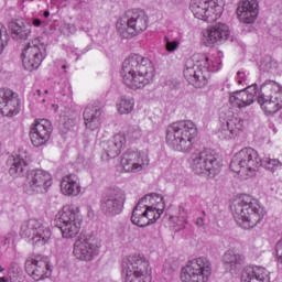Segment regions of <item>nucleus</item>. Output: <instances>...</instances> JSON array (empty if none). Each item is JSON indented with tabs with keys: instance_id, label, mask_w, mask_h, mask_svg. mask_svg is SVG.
<instances>
[{
	"instance_id": "48",
	"label": "nucleus",
	"mask_w": 282,
	"mask_h": 282,
	"mask_svg": "<svg viewBox=\"0 0 282 282\" xmlns=\"http://www.w3.org/2000/svg\"><path fill=\"white\" fill-rule=\"evenodd\" d=\"M37 96H41V89L36 90Z\"/></svg>"
},
{
	"instance_id": "47",
	"label": "nucleus",
	"mask_w": 282,
	"mask_h": 282,
	"mask_svg": "<svg viewBox=\"0 0 282 282\" xmlns=\"http://www.w3.org/2000/svg\"><path fill=\"white\" fill-rule=\"evenodd\" d=\"M0 282H8V278L6 276L0 278Z\"/></svg>"
},
{
	"instance_id": "50",
	"label": "nucleus",
	"mask_w": 282,
	"mask_h": 282,
	"mask_svg": "<svg viewBox=\"0 0 282 282\" xmlns=\"http://www.w3.org/2000/svg\"><path fill=\"white\" fill-rule=\"evenodd\" d=\"M3 270H4V269H3V268H1V265H0V272H3Z\"/></svg>"
},
{
	"instance_id": "18",
	"label": "nucleus",
	"mask_w": 282,
	"mask_h": 282,
	"mask_svg": "<svg viewBox=\"0 0 282 282\" xmlns=\"http://www.w3.org/2000/svg\"><path fill=\"white\" fill-rule=\"evenodd\" d=\"M21 109V99H19V94L14 93L10 88L0 89V113L12 118L17 116Z\"/></svg>"
},
{
	"instance_id": "39",
	"label": "nucleus",
	"mask_w": 282,
	"mask_h": 282,
	"mask_svg": "<svg viewBox=\"0 0 282 282\" xmlns=\"http://www.w3.org/2000/svg\"><path fill=\"white\" fill-rule=\"evenodd\" d=\"M126 135L130 140H140L142 138V130H140L139 126H129Z\"/></svg>"
},
{
	"instance_id": "53",
	"label": "nucleus",
	"mask_w": 282,
	"mask_h": 282,
	"mask_svg": "<svg viewBox=\"0 0 282 282\" xmlns=\"http://www.w3.org/2000/svg\"><path fill=\"white\" fill-rule=\"evenodd\" d=\"M121 232H124V229L121 228Z\"/></svg>"
},
{
	"instance_id": "8",
	"label": "nucleus",
	"mask_w": 282,
	"mask_h": 282,
	"mask_svg": "<svg viewBox=\"0 0 282 282\" xmlns=\"http://www.w3.org/2000/svg\"><path fill=\"white\" fill-rule=\"evenodd\" d=\"M149 28V17L144 11H128L126 17L117 22V30L122 39H133Z\"/></svg>"
},
{
	"instance_id": "2",
	"label": "nucleus",
	"mask_w": 282,
	"mask_h": 282,
	"mask_svg": "<svg viewBox=\"0 0 282 282\" xmlns=\"http://www.w3.org/2000/svg\"><path fill=\"white\" fill-rule=\"evenodd\" d=\"M121 76L129 89H144L155 78V67L149 58L133 54L122 63Z\"/></svg>"
},
{
	"instance_id": "40",
	"label": "nucleus",
	"mask_w": 282,
	"mask_h": 282,
	"mask_svg": "<svg viewBox=\"0 0 282 282\" xmlns=\"http://www.w3.org/2000/svg\"><path fill=\"white\" fill-rule=\"evenodd\" d=\"M8 33L6 31V28L0 29V54H3V50L8 47Z\"/></svg>"
},
{
	"instance_id": "6",
	"label": "nucleus",
	"mask_w": 282,
	"mask_h": 282,
	"mask_svg": "<svg viewBox=\"0 0 282 282\" xmlns=\"http://www.w3.org/2000/svg\"><path fill=\"white\" fill-rule=\"evenodd\" d=\"M260 166L261 158H259V152L252 148H245L232 156L229 169L234 173L252 177Z\"/></svg>"
},
{
	"instance_id": "26",
	"label": "nucleus",
	"mask_w": 282,
	"mask_h": 282,
	"mask_svg": "<svg viewBox=\"0 0 282 282\" xmlns=\"http://www.w3.org/2000/svg\"><path fill=\"white\" fill-rule=\"evenodd\" d=\"M148 199L151 202V199H153V195H145L142 197L132 210L131 221L134 226H139V228H147V226H151L149 213L153 212L151 209L142 212V207L140 206L141 204H145Z\"/></svg>"
},
{
	"instance_id": "35",
	"label": "nucleus",
	"mask_w": 282,
	"mask_h": 282,
	"mask_svg": "<svg viewBox=\"0 0 282 282\" xmlns=\"http://www.w3.org/2000/svg\"><path fill=\"white\" fill-rule=\"evenodd\" d=\"M134 105H135V101L133 100V98H128L127 96H122L119 102L117 104V109L119 113L127 115L133 111Z\"/></svg>"
},
{
	"instance_id": "29",
	"label": "nucleus",
	"mask_w": 282,
	"mask_h": 282,
	"mask_svg": "<svg viewBox=\"0 0 282 282\" xmlns=\"http://www.w3.org/2000/svg\"><path fill=\"white\" fill-rule=\"evenodd\" d=\"M61 191L63 195L76 197L80 194V182L76 174H68L61 182Z\"/></svg>"
},
{
	"instance_id": "43",
	"label": "nucleus",
	"mask_w": 282,
	"mask_h": 282,
	"mask_svg": "<svg viewBox=\"0 0 282 282\" xmlns=\"http://www.w3.org/2000/svg\"><path fill=\"white\" fill-rule=\"evenodd\" d=\"M237 77H238V85H243V83H246V73L245 72H238Z\"/></svg>"
},
{
	"instance_id": "1",
	"label": "nucleus",
	"mask_w": 282,
	"mask_h": 282,
	"mask_svg": "<svg viewBox=\"0 0 282 282\" xmlns=\"http://www.w3.org/2000/svg\"><path fill=\"white\" fill-rule=\"evenodd\" d=\"M30 164V153L26 149L20 148L17 158L13 159L11 167L9 169L10 175H23L26 171L25 191L29 195L44 194L50 191L53 184L52 174L45 170H31L28 171Z\"/></svg>"
},
{
	"instance_id": "27",
	"label": "nucleus",
	"mask_w": 282,
	"mask_h": 282,
	"mask_svg": "<svg viewBox=\"0 0 282 282\" xmlns=\"http://www.w3.org/2000/svg\"><path fill=\"white\" fill-rule=\"evenodd\" d=\"M270 272L263 267L245 269L241 274V282H269Z\"/></svg>"
},
{
	"instance_id": "45",
	"label": "nucleus",
	"mask_w": 282,
	"mask_h": 282,
	"mask_svg": "<svg viewBox=\"0 0 282 282\" xmlns=\"http://www.w3.org/2000/svg\"><path fill=\"white\" fill-rule=\"evenodd\" d=\"M33 25L34 28H41V25H43V22L41 21V19H33Z\"/></svg>"
},
{
	"instance_id": "42",
	"label": "nucleus",
	"mask_w": 282,
	"mask_h": 282,
	"mask_svg": "<svg viewBox=\"0 0 282 282\" xmlns=\"http://www.w3.org/2000/svg\"><path fill=\"white\" fill-rule=\"evenodd\" d=\"M278 260L282 263V239L275 245Z\"/></svg>"
},
{
	"instance_id": "32",
	"label": "nucleus",
	"mask_w": 282,
	"mask_h": 282,
	"mask_svg": "<svg viewBox=\"0 0 282 282\" xmlns=\"http://www.w3.org/2000/svg\"><path fill=\"white\" fill-rule=\"evenodd\" d=\"M243 119L232 115L227 119V131H229V138H235V135H239V132L245 129Z\"/></svg>"
},
{
	"instance_id": "54",
	"label": "nucleus",
	"mask_w": 282,
	"mask_h": 282,
	"mask_svg": "<svg viewBox=\"0 0 282 282\" xmlns=\"http://www.w3.org/2000/svg\"><path fill=\"white\" fill-rule=\"evenodd\" d=\"M42 102H45V99H43Z\"/></svg>"
},
{
	"instance_id": "41",
	"label": "nucleus",
	"mask_w": 282,
	"mask_h": 282,
	"mask_svg": "<svg viewBox=\"0 0 282 282\" xmlns=\"http://www.w3.org/2000/svg\"><path fill=\"white\" fill-rule=\"evenodd\" d=\"M165 41V47L169 52H175V50H177V47H180V42L178 41H171L169 40V36L164 37Z\"/></svg>"
},
{
	"instance_id": "38",
	"label": "nucleus",
	"mask_w": 282,
	"mask_h": 282,
	"mask_svg": "<svg viewBox=\"0 0 282 282\" xmlns=\"http://www.w3.org/2000/svg\"><path fill=\"white\" fill-rule=\"evenodd\" d=\"M203 65L209 74H210V72H219V69H221V64L210 57H205Z\"/></svg>"
},
{
	"instance_id": "19",
	"label": "nucleus",
	"mask_w": 282,
	"mask_h": 282,
	"mask_svg": "<svg viewBox=\"0 0 282 282\" xmlns=\"http://www.w3.org/2000/svg\"><path fill=\"white\" fill-rule=\"evenodd\" d=\"M230 39V29L226 23L218 22L203 32L202 42L206 47H213L215 43H225Z\"/></svg>"
},
{
	"instance_id": "4",
	"label": "nucleus",
	"mask_w": 282,
	"mask_h": 282,
	"mask_svg": "<svg viewBox=\"0 0 282 282\" xmlns=\"http://www.w3.org/2000/svg\"><path fill=\"white\" fill-rule=\"evenodd\" d=\"M197 135V126L192 120L173 122L166 130V144L174 151L188 153L193 151V143Z\"/></svg>"
},
{
	"instance_id": "36",
	"label": "nucleus",
	"mask_w": 282,
	"mask_h": 282,
	"mask_svg": "<svg viewBox=\"0 0 282 282\" xmlns=\"http://www.w3.org/2000/svg\"><path fill=\"white\" fill-rule=\"evenodd\" d=\"M260 166H264L267 171L274 173L281 166V161L276 159H260Z\"/></svg>"
},
{
	"instance_id": "3",
	"label": "nucleus",
	"mask_w": 282,
	"mask_h": 282,
	"mask_svg": "<svg viewBox=\"0 0 282 282\" xmlns=\"http://www.w3.org/2000/svg\"><path fill=\"white\" fill-rule=\"evenodd\" d=\"M235 221L245 230L257 228L265 217V208H263L257 200L245 197L234 200L230 206Z\"/></svg>"
},
{
	"instance_id": "52",
	"label": "nucleus",
	"mask_w": 282,
	"mask_h": 282,
	"mask_svg": "<svg viewBox=\"0 0 282 282\" xmlns=\"http://www.w3.org/2000/svg\"><path fill=\"white\" fill-rule=\"evenodd\" d=\"M203 215L206 216V212L203 210Z\"/></svg>"
},
{
	"instance_id": "10",
	"label": "nucleus",
	"mask_w": 282,
	"mask_h": 282,
	"mask_svg": "<svg viewBox=\"0 0 282 282\" xmlns=\"http://www.w3.org/2000/svg\"><path fill=\"white\" fill-rule=\"evenodd\" d=\"M213 274V263L206 257L188 261L181 270L182 282H207Z\"/></svg>"
},
{
	"instance_id": "17",
	"label": "nucleus",
	"mask_w": 282,
	"mask_h": 282,
	"mask_svg": "<svg viewBox=\"0 0 282 282\" xmlns=\"http://www.w3.org/2000/svg\"><path fill=\"white\" fill-rule=\"evenodd\" d=\"M45 46L40 47L39 45H31L29 43L21 54L24 69L28 72H34V69H39L45 59Z\"/></svg>"
},
{
	"instance_id": "13",
	"label": "nucleus",
	"mask_w": 282,
	"mask_h": 282,
	"mask_svg": "<svg viewBox=\"0 0 282 282\" xmlns=\"http://www.w3.org/2000/svg\"><path fill=\"white\" fill-rule=\"evenodd\" d=\"M149 261L143 254H133L123 264L124 282H147L149 276Z\"/></svg>"
},
{
	"instance_id": "16",
	"label": "nucleus",
	"mask_w": 282,
	"mask_h": 282,
	"mask_svg": "<svg viewBox=\"0 0 282 282\" xmlns=\"http://www.w3.org/2000/svg\"><path fill=\"white\" fill-rule=\"evenodd\" d=\"M121 166L126 173H140L149 166V156L129 149L121 156Z\"/></svg>"
},
{
	"instance_id": "24",
	"label": "nucleus",
	"mask_w": 282,
	"mask_h": 282,
	"mask_svg": "<svg viewBox=\"0 0 282 282\" xmlns=\"http://www.w3.org/2000/svg\"><path fill=\"white\" fill-rule=\"evenodd\" d=\"M237 14L241 23H254V21H257V17H259V1L241 0L237 8Z\"/></svg>"
},
{
	"instance_id": "15",
	"label": "nucleus",
	"mask_w": 282,
	"mask_h": 282,
	"mask_svg": "<svg viewBox=\"0 0 282 282\" xmlns=\"http://www.w3.org/2000/svg\"><path fill=\"white\" fill-rule=\"evenodd\" d=\"M25 272L32 276L34 281H41L52 275V267L47 257L37 254L25 261Z\"/></svg>"
},
{
	"instance_id": "9",
	"label": "nucleus",
	"mask_w": 282,
	"mask_h": 282,
	"mask_svg": "<svg viewBox=\"0 0 282 282\" xmlns=\"http://www.w3.org/2000/svg\"><path fill=\"white\" fill-rule=\"evenodd\" d=\"M83 216L78 208L64 206L58 213L56 227L59 228L64 239H74L80 232Z\"/></svg>"
},
{
	"instance_id": "34",
	"label": "nucleus",
	"mask_w": 282,
	"mask_h": 282,
	"mask_svg": "<svg viewBox=\"0 0 282 282\" xmlns=\"http://www.w3.org/2000/svg\"><path fill=\"white\" fill-rule=\"evenodd\" d=\"M279 69V62H276L272 56L267 55L262 58L260 63V70L267 74H274Z\"/></svg>"
},
{
	"instance_id": "25",
	"label": "nucleus",
	"mask_w": 282,
	"mask_h": 282,
	"mask_svg": "<svg viewBox=\"0 0 282 282\" xmlns=\"http://www.w3.org/2000/svg\"><path fill=\"white\" fill-rule=\"evenodd\" d=\"M124 144V135L116 134L112 139L104 143V153L101 154V160L104 162H109L120 155L122 151V145Z\"/></svg>"
},
{
	"instance_id": "7",
	"label": "nucleus",
	"mask_w": 282,
	"mask_h": 282,
	"mask_svg": "<svg viewBox=\"0 0 282 282\" xmlns=\"http://www.w3.org/2000/svg\"><path fill=\"white\" fill-rule=\"evenodd\" d=\"M257 101L261 109L272 116L282 109V87L274 80H265L257 96Z\"/></svg>"
},
{
	"instance_id": "14",
	"label": "nucleus",
	"mask_w": 282,
	"mask_h": 282,
	"mask_svg": "<svg viewBox=\"0 0 282 282\" xmlns=\"http://www.w3.org/2000/svg\"><path fill=\"white\" fill-rule=\"evenodd\" d=\"M20 237L23 239H31V241H33V246H45L52 237V231L40 220L30 219L22 223Z\"/></svg>"
},
{
	"instance_id": "20",
	"label": "nucleus",
	"mask_w": 282,
	"mask_h": 282,
	"mask_svg": "<svg viewBox=\"0 0 282 282\" xmlns=\"http://www.w3.org/2000/svg\"><path fill=\"white\" fill-rule=\"evenodd\" d=\"M52 135V122L47 119H36L31 126L30 138L33 147H43Z\"/></svg>"
},
{
	"instance_id": "49",
	"label": "nucleus",
	"mask_w": 282,
	"mask_h": 282,
	"mask_svg": "<svg viewBox=\"0 0 282 282\" xmlns=\"http://www.w3.org/2000/svg\"><path fill=\"white\" fill-rule=\"evenodd\" d=\"M62 69H67V65H63V66H62Z\"/></svg>"
},
{
	"instance_id": "33",
	"label": "nucleus",
	"mask_w": 282,
	"mask_h": 282,
	"mask_svg": "<svg viewBox=\"0 0 282 282\" xmlns=\"http://www.w3.org/2000/svg\"><path fill=\"white\" fill-rule=\"evenodd\" d=\"M208 80H210V73L206 69L205 66H197V73L194 77L193 87L196 89H202L208 85Z\"/></svg>"
},
{
	"instance_id": "51",
	"label": "nucleus",
	"mask_w": 282,
	"mask_h": 282,
	"mask_svg": "<svg viewBox=\"0 0 282 282\" xmlns=\"http://www.w3.org/2000/svg\"><path fill=\"white\" fill-rule=\"evenodd\" d=\"M44 94H50V91H48V90H45Z\"/></svg>"
},
{
	"instance_id": "12",
	"label": "nucleus",
	"mask_w": 282,
	"mask_h": 282,
	"mask_svg": "<svg viewBox=\"0 0 282 282\" xmlns=\"http://www.w3.org/2000/svg\"><path fill=\"white\" fill-rule=\"evenodd\" d=\"M124 202H127L124 191L108 188L100 196V210L106 217H116V215H120L124 210Z\"/></svg>"
},
{
	"instance_id": "23",
	"label": "nucleus",
	"mask_w": 282,
	"mask_h": 282,
	"mask_svg": "<svg viewBox=\"0 0 282 282\" xmlns=\"http://www.w3.org/2000/svg\"><path fill=\"white\" fill-rule=\"evenodd\" d=\"M9 30L13 41L23 43V41H28L32 34V24L23 18H17L9 22Z\"/></svg>"
},
{
	"instance_id": "22",
	"label": "nucleus",
	"mask_w": 282,
	"mask_h": 282,
	"mask_svg": "<svg viewBox=\"0 0 282 282\" xmlns=\"http://www.w3.org/2000/svg\"><path fill=\"white\" fill-rule=\"evenodd\" d=\"M257 84H252L242 90L236 91L234 95L229 97V102L234 105V107H238V109H243V107H250L252 102H254V98H257L258 94Z\"/></svg>"
},
{
	"instance_id": "5",
	"label": "nucleus",
	"mask_w": 282,
	"mask_h": 282,
	"mask_svg": "<svg viewBox=\"0 0 282 282\" xmlns=\"http://www.w3.org/2000/svg\"><path fill=\"white\" fill-rule=\"evenodd\" d=\"M191 169L196 175H207L214 180L221 173V160L217 152L208 149L194 152L191 155Z\"/></svg>"
},
{
	"instance_id": "37",
	"label": "nucleus",
	"mask_w": 282,
	"mask_h": 282,
	"mask_svg": "<svg viewBox=\"0 0 282 282\" xmlns=\"http://www.w3.org/2000/svg\"><path fill=\"white\" fill-rule=\"evenodd\" d=\"M197 67H202V64L194 65V66H186V68L183 70L184 78H186L189 85H193L195 80V76L197 75Z\"/></svg>"
},
{
	"instance_id": "11",
	"label": "nucleus",
	"mask_w": 282,
	"mask_h": 282,
	"mask_svg": "<svg viewBox=\"0 0 282 282\" xmlns=\"http://www.w3.org/2000/svg\"><path fill=\"white\" fill-rule=\"evenodd\" d=\"M221 1L223 0H192L189 9L195 19L206 21L207 23H215L224 13Z\"/></svg>"
},
{
	"instance_id": "44",
	"label": "nucleus",
	"mask_w": 282,
	"mask_h": 282,
	"mask_svg": "<svg viewBox=\"0 0 282 282\" xmlns=\"http://www.w3.org/2000/svg\"><path fill=\"white\" fill-rule=\"evenodd\" d=\"M197 228H206V223L203 217H198L195 221Z\"/></svg>"
},
{
	"instance_id": "31",
	"label": "nucleus",
	"mask_w": 282,
	"mask_h": 282,
	"mask_svg": "<svg viewBox=\"0 0 282 282\" xmlns=\"http://www.w3.org/2000/svg\"><path fill=\"white\" fill-rule=\"evenodd\" d=\"M152 195V199L150 202V204H153V202L156 199H159L162 204V208L160 207H156V206H149V205H144V208L145 210H151L148 213V221H150V224H153V221H158V219H160L162 213H164V206H165V203H164V196H160L159 194H150Z\"/></svg>"
},
{
	"instance_id": "21",
	"label": "nucleus",
	"mask_w": 282,
	"mask_h": 282,
	"mask_svg": "<svg viewBox=\"0 0 282 282\" xmlns=\"http://www.w3.org/2000/svg\"><path fill=\"white\" fill-rule=\"evenodd\" d=\"M73 254L78 261L89 263L100 254V248L87 239H78L74 242Z\"/></svg>"
},
{
	"instance_id": "46",
	"label": "nucleus",
	"mask_w": 282,
	"mask_h": 282,
	"mask_svg": "<svg viewBox=\"0 0 282 282\" xmlns=\"http://www.w3.org/2000/svg\"><path fill=\"white\" fill-rule=\"evenodd\" d=\"M43 14H44V18H45V19H48V17H50V11H48V10H46V11H44V13H43Z\"/></svg>"
},
{
	"instance_id": "28",
	"label": "nucleus",
	"mask_w": 282,
	"mask_h": 282,
	"mask_svg": "<svg viewBox=\"0 0 282 282\" xmlns=\"http://www.w3.org/2000/svg\"><path fill=\"white\" fill-rule=\"evenodd\" d=\"M84 121L87 129L90 131H96L100 127V116H102V110L98 106H87L84 110Z\"/></svg>"
},
{
	"instance_id": "30",
	"label": "nucleus",
	"mask_w": 282,
	"mask_h": 282,
	"mask_svg": "<svg viewBox=\"0 0 282 282\" xmlns=\"http://www.w3.org/2000/svg\"><path fill=\"white\" fill-rule=\"evenodd\" d=\"M246 258L238 250L229 249L223 256V263L229 265L230 272H237L240 265H243Z\"/></svg>"
}]
</instances>
